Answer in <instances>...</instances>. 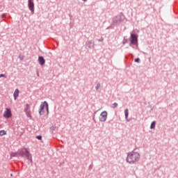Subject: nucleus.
Listing matches in <instances>:
<instances>
[{
  "label": "nucleus",
  "mask_w": 178,
  "mask_h": 178,
  "mask_svg": "<svg viewBox=\"0 0 178 178\" xmlns=\"http://www.w3.org/2000/svg\"><path fill=\"white\" fill-rule=\"evenodd\" d=\"M30 108V105L29 104H26V107L24 108V112H29V109Z\"/></svg>",
  "instance_id": "nucleus-20"
},
{
  "label": "nucleus",
  "mask_w": 178,
  "mask_h": 178,
  "mask_svg": "<svg viewBox=\"0 0 178 178\" xmlns=\"http://www.w3.org/2000/svg\"><path fill=\"white\" fill-rule=\"evenodd\" d=\"M2 77H4V79H6V74H0V79L2 78Z\"/></svg>",
  "instance_id": "nucleus-25"
},
{
  "label": "nucleus",
  "mask_w": 178,
  "mask_h": 178,
  "mask_svg": "<svg viewBox=\"0 0 178 178\" xmlns=\"http://www.w3.org/2000/svg\"><path fill=\"white\" fill-rule=\"evenodd\" d=\"M19 58L21 59V60H23V59H24V58L21 57V56H19Z\"/></svg>",
  "instance_id": "nucleus-31"
},
{
  "label": "nucleus",
  "mask_w": 178,
  "mask_h": 178,
  "mask_svg": "<svg viewBox=\"0 0 178 178\" xmlns=\"http://www.w3.org/2000/svg\"><path fill=\"white\" fill-rule=\"evenodd\" d=\"M38 76H40V74L38 73Z\"/></svg>",
  "instance_id": "nucleus-33"
},
{
  "label": "nucleus",
  "mask_w": 178,
  "mask_h": 178,
  "mask_svg": "<svg viewBox=\"0 0 178 178\" xmlns=\"http://www.w3.org/2000/svg\"><path fill=\"white\" fill-rule=\"evenodd\" d=\"M19 89H16L13 93L14 99H17V97H19Z\"/></svg>",
  "instance_id": "nucleus-11"
},
{
  "label": "nucleus",
  "mask_w": 178,
  "mask_h": 178,
  "mask_svg": "<svg viewBox=\"0 0 178 178\" xmlns=\"http://www.w3.org/2000/svg\"><path fill=\"white\" fill-rule=\"evenodd\" d=\"M26 159H28V161H29L31 163H33V156L31 154H30L29 156V158H26Z\"/></svg>",
  "instance_id": "nucleus-19"
},
{
  "label": "nucleus",
  "mask_w": 178,
  "mask_h": 178,
  "mask_svg": "<svg viewBox=\"0 0 178 178\" xmlns=\"http://www.w3.org/2000/svg\"><path fill=\"white\" fill-rule=\"evenodd\" d=\"M128 42H129V39H127V36H124L122 41L123 45H125V44H127Z\"/></svg>",
  "instance_id": "nucleus-14"
},
{
  "label": "nucleus",
  "mask_w": 178,
  "mask_h": 178,
  "mask_svg": "<svg viewBox=\"0 0 178 178\" xmlns=\"http://www.w3.org/2000/svg\"><path fill=\"white\" fill-rule=\"evenodd\" d=\"M95 47V42L93 40H88L86 42V49H91V48H94Z\"/></svg>",
  "instance_id": "nucleus-7"
},
{
  "label": "nucleus",
  "mask_w": 178,
  "mask_h": 178,
  "mask_svg": "<svg viewBox=\"0 0 178 178\" xmlns=\"http://www.w3.org/2000/svg\"><path fill=\"white\" fill-rule=\"evenodd\" d=\"M124 115H125V119L127 120V122H130V120H127L129 118V108H126L124 110Z\"/></svg>",
  "instance_id": "nucleus-12"
},
{
  "label": "nucleus",
  "mask_w": 178,
  "mask_h": 178,
  "mask_svg": "<svg viewBox=\"0 0 178 178\" xmlns=\"http://www.w3.org/2000/svg\"><path fill=\"white\" fill-rule=\"evenodd\" d=\"M3 136H6V131L5 130L0 131V137H2Z\"/></svg>",
  "instance_id": "nucleus-16"
},
{
  "label": "nucleus",
  "mask_w": 178,
  "mask_h": 178,
  "mask_svg": "<svg viewBox=\"0 0 178 178\" xmlns=\"http://www.w3.org/2000/svg\"><path fill=\"white\" fill-rule=\"evenodd\" d=\"M99 88H101V83H98L95 87L96 91H99Z\"/></svg>",
  "instance_id": "nucleus-17"
},
{
  "label": "nucleus",
  "mask_w": 178,
  "mask_h": 178,
  "mask_svg": "<svg viewBox=\"0 0 178 178\" xmlns=\"http://www.w3.org/2000/svg\"><path fill=\"white\" fill-rule=\"evenodd\" d=\"M10 155L13 157H16V156H17V155H19V153H17V152L16 153L12 152Z\"/></svg>",
  "instance_id": "nucleus-21"
},
{
  "label": "nucleus",
  "mask_w": 178,
  "mask_h": 178,
  "mask_svg": "<svg viewBox=\"0 0 178 178\" xmlns=\"http://www.w3.org/2000/svg\"><path fill=\"white\" fill-rule=\"evenodd\" d=\"M38 63L40 66H44V65H45V58H44L43 56H40L38 57Z\"/></svg>",
  "instance_id": "nucleus-10"
},
{
  "label": "nucleus",
  "mask_w": 178,
  "mask_h": 178,
  "mask_svg": "<svg viewBox=\"0 0 178 178\" xmlns=\"http://www.w3.org/2000/svg\"><path fill=\"white\" fill-rule=\"evenodd\" d=\"M140 153L136 152L135 149L132 152L127 154L126 161L127 163H130V165H134V163H136V162H138V161H140Z\"/></svg>",
  "instance_id": "nucleus-1"
},
{
  "label": "nucleus",
  "mask_w": 178,
  "mask_h": 178,
  "mask_svg": "<svg viewBox=\"0 0 178 178\" xmlns=\"http://www.w3.org/2000/svg\"><path fill=\"white\" fill-rule=\"evenodd\" d=\"M124 21V15L122 13L120 15L113 17L112 24L113 26H120V24Z\"/></svg>",
  "instance_id": "nucleus-3"
},
{
  "label": "nucleus",
  "mask_w": 178,
  "mask_h": 178,
  "mask_svg": "<svg viewBox=\"0 0 178 178\" xmlns=\"http://www.w3.org/2000/svg\"><path fill=\"white\" fill-rule=\"evenodd\" d=\"M44 105H46V111L47 112V113H49V105H48V102H47V101H44Z\"/></svg>",
  "instance_id": "nucleus-15"
},
{
  "label": "nucleus",
  "mask_w": 178,
  "mask_h": 178,
  "mask_svg": "<svg viewBox=\"0 0 178 178\" xmlns=\"http://www.w3.org/2000/svg\"><path fill=\"white\" fill-rule=\"evenodd\" d=\"M3 116L6 119H9L10 118H12V110H10V108H6Z\"/></svg>",
  "instance_id": "nucleus-5"
},
{
  "label": "nucleus",
  "mask_w": 178,
  "mask_h": 178,
  "mask_svg": "<svg viewBox=\"0 0 178 178\" xmlns=\"http://www.w3.org/2000/svg\"><path fill=\"white\" fill-rule=\"evenodd\" d=\"M36 138L37 140H42V136L41 135L36 136Z\"/></svg>",
  "instance_id": "nucleus-24"
},
{
  "label": "nucleus",
  "mask_w": 178,
  "mask_h": 178,
  "mask_svg": "<svg viewBox=\"0 0 178 178\" xmlns=\"http://www.w3.org/2000/svg\"><path fill=\"white\" fill-rule=\"evenodd\" d=\"M17 154L19 155V156H22V158L26 159L29 158V156L31 154V153H30L29 149L26 147L18 149Z\"/></svg>",
  "instance_id": "nucleus-4"
},
{
  "label": "nucleus",
  "mask_w": 178,
  "mask_h": 178,
  "mask_svg": "<svg viewBox=\"0 0 178 178\" xmlns=\"http://www.w3.org/2000/svg\"><path fill=\"white\" fill-rule=\"evenodd\" d=\"M99 42H102L104 41V38H101L98 40Z\"/></svg>",
  "instance_id": "nucleus-27"
},
{
  "label": "nucleus",
  "mask_w": 178,
  "mask_h": 178,
  "mask_svg": "<svg viewBox=\"0 0 178 178\" xmlns=\"http://www.w3.org/2000/svg\"><path fill=\"white\" fill-rule=\"evenodd\" d=\"M45 107H46L45 102H44L40 104V110H39L40 116H42V115L45 113V111L44 110Z\"/></svg>",
  "instance_id": "nucleus-9"
},
{
  "label": "nucleus",
  "mask_w": 178,
  "mask_h": 178,
  "mask_svg": "<svg viewBox=\"0 0 178 178\" xmlns=\"http://www.w3.org/2000/svg\"><path fill=\"white\" fill-rule=\"evenodd\" d=\"M129 41L130 42L129 47H131V48H134V45L138 47V35L137 33H131Z\"/></svg>",
  "instance_id": "nucleus-2"
},
{
  "label": "nucleus",
  "mask_w": 178,
  "mask_h": 178,
  "mask_svg": "<svg viewBox=\"0 0 178 178\" xmlns=\"http://www.w3.org/2000/svg\"><path fill=\"white\" fill-rule=\"evenodd\" d=\"M155 126H156V122L153 121V122L151 123L150 129H151V130H153V129H155Z\"/></svg>",
  "instance_id": "nucleus-13"
},
{
  "label": "nucleus",
  "mask_w": 178,
  "mask_h": 178,
  "mask_svg": "<svg viewBox=\"0 0 178 178\" xmlns=\"http://www.w3.org/2000/svg\"><path fill=\"white\" fill-rule=\"evenodd\" d=\"M112 29V26H108L107 28H106V30H108V29Z\"/></svg>",
  "instance_id": "nucleus-30"
},
{
  "label": "nucleus",
  "mask_w": 178,
  "mask_h": 178,
  "mask_svg": "<svg viewBox=\"0 0 178 178\" xmlns=\"http://www.w3.org/2000/svg\"><path fill=\"white\" fill-rule=\"evenodd\" d=\"M28 8L31 10V13H34V1L28 0Z\"/></svg>",
  "instance_id": "nucleus-8"
},
{
  "label": "nucleus",
  "mask_w": 178,
  "mask_h": 178,
  "mask_svg": "<svg viewBox=\"0 0 178 178\" xmlns=\"http://www.w3.org/2000/svg\"><path fill=\"white\" fill-rule=\"evenodd\" d=\"M134 62H136V63H140V58H135Z\"/></svg>",
  "instance_id": "nucleus-23"
},
{
  "label": "nucleus",
  "mask_w": 178,
  "mask_h": 178,
  "mask_svg": "<svg viewBox=\"0 0 178 178\" xmlns=\"http://www.w3.org/2000/svg\"><path fill=\"white\" fill-rule=\"evenodd\" d=\"M113 108H118V103H116V102L113 103Z\"/></svg>",
  "instance_id": "nucleus-26"
},
{
  "label": "nucleus",
  "mask_w": 178,
  "mask_h": 178,
  "mask_svg": "<svg viewBox=\"0 0 178 178\" xmlns=\"http://www.w3.org/2000/svg\"><path fill=\"white\" fill-rule=\"evenodd\" d=\"M26 115L27 118H29V119H32L33 118V116H31V113H30L29 111H26Z\"/></svg>",
  "instance_id": "nucleus-18"
},
{
  "label": "nucleus",
  "mask_w": 178,
  "mask_h": 178,
  "mask_svg": "<svg viewBox=\"0 0 178 178\" xmlns=\"http://www.w3.org/2000/svg\"><path fill=\"white\" fill-rule=\"evenodd\" d=\"M82 1H83V2H87V0H82Z\"/></svg>",
  "instance_id": "nucleus-32"
},
{
  "label": "nucleus",
  "mask_w": 178,
  "mask_h": 178,
  "mask_svg": "<svg viewBox=\"0 0 178 178\" xmlns=\"http://www.w3.org/2000/svg\"><path fill=\"white\" fill-rule=\"evenodd\" d=\"M106 119H108V112L102 111L100 114L99 122H106Z\"/></svg>",
  "instance_id": "nucleus-6"
},
{
  "label": "nucleus",
  "mask_w": 178,
  "mask_h": 178,
  "mask_svg": "<svg viewBox=\"0 0 178 178\" xmlns=\"http://www.w3.org/2000/svg\"><path fill=\"white\" fill-rule=\"evenodd\" d=\"M56 129V127L55 126H51L50 127V130H51V131H55Z\"/></svg>",
  "instance_id": "nucleus-22"
},
{
  "label": "nucleus",
  "mask_w": 178,
  "mask_h": 178,
  "mask_svg": "<svg viewBox=\"0 0 178 178\" xmlns=\"http://www.w3.org/2000/svg\"><path fill=\"white\" fill-rule=\"evenodd\" d=\"M2 19H4V17H6V15L5 13L1 15Z\"/></svg>",
  "instance_id": "nucleus-28"
},
{
  "label": "nucleus",
  "mask_w": 178,
  "mask_h": 178,
  "mask_svg": "<svg viewBox=\"0 0 178 178\" xmlns=\"http://www.w3.org/2000/svg\"><path fill=\"white\" fill-rule=\"evenodd\" d=\"M89 169H92V164H90V165H89Z\"/></svg>",
  "instance_id": "nucleus-29"
}]
</instances>
